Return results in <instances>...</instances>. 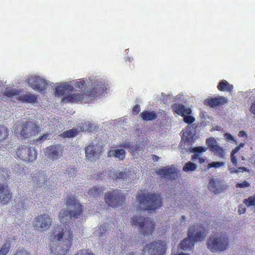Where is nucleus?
<instances>
[{
    "label": "nucleus",
    "instance_id": "39",
    "mask_svg": "<svg viewBox=\"0 0 255 255\" xmlns=\"http://www.w3.org/2000/svg\"><path fill=\"white\" fill-rule=\"evenodd\" d=\"M8 134L7 128L3 125H0V141L5 139Z\"/></svg>",
    "mask_w": 255,
    "mask_h": 255
},
{
    "label": "nucleus",
    "instance_id": "18",
    "mask_svg": "<svg viewBox=\"0 0 255 255\" xmlns=\"http://www.w3.org/2000/svg\"><path fill=\"white\" fill-rule=\"evenodd\" d=\"M70 248L61 242L53 243L50 247L51 255H65Z\"/></svg>",
    "mask_w": 255,
    "mask_h": 255
},
{
    "label": "nucleus",
    "instance_id": "14",
    "mask_svg": "<svg viewBox=\"0 0 255 255\" xmlns=\"http://www.w3.org/2000/svg\"><path fill=\"white\" fill-rule=\"evenodd\" d=\"M188 236L194 242L203 240L205 237L204 230L199 225H194L189 229Z\"/></svg>",
    "mask_w": 255,
    "mask_h": 255
},
{
    "label": "nucleus",
    "instance_id": "13",
    "mask_svg": "<svg viewBox=\"0 0 255 255\" xmlns=\"http://www.w3.org/2000/svg\"><path fill=\"white\" fill-rule=\"evenodd\" d=\"M27 82L31 88L39 92L44 90L48 84L46 80L37 76H31L28 78Z\"/></svg>",
    "mask_w": 255,
    "mask_h": 255
},
{
    "label": "nucleus",
    "instance_id": "38",
    "mask_svg": "<svg viewBox=\"0 0 255 255\" xmlns=\"http://www.w3.org/2000/svg\"><path fill=\"white\" fill-rule=\"evenodd\" d=\"M79 132H80V130L79 128H75L70 129L67 131L63 132V135L65 137H73L76 136Z\"/></svg>",
    "mask_w": 255,
    "mask_h": 255
},
{
    "label": "nucleus",
    "instance_id": "28",
    "mask_svg": "<svg viewBox=\"0 0 255 255\" xmlns=\"http://www.w3.org/2000/svg\"><path fill=\"white\" fill-rule=\"evenodd\" d=\"M18 100L21 102L34 104L36 102V96L31 94H21L17 97Z\"/></svg>",
    "mask_w": 255,
    "mask_h": 255
},
{
    "label": "nucleus",
    "instance_id": "61",
    "mask_svg": "<svg viewBox=\"0 0 255 255\" xmlns=\"http://www.w3.org/2000/svg\"><path fill=\"white\" fill-rule=\"evenodd\" d=\"M144 254H140L139 253H132V252H130V253H128L127 254V255H143Z\"/></svg>",
    "mask_w": 255,
    "mask_h": 255
},
{
    "label": "nucleus",
    "instance_id": "59",
    "mask_svg": "<svg viewBox=\"0 0 255 255\" xmlns=\"http://www.w3.org/2000/svg\"><path fill=\"white\" fill-rule=\"evenodd\" d=\"M240 147H236L231 152V154H235L240 150Z\"/></svg>",
    "mask_w": 255,
    "mask_h": 255
},
{
    "label": "nucleus",
    "instance_id": "50",
    "mask_svg": "<svg viewBox=\"0 0 255 255\" xmlns=\"http://www.w3.org/2000/svg\"><path fill=\"white\" fill-rule=\"evenodd\" d=\"M250 186V183L246 181H244L242 183H238L237 184L236 187H240V188H246Z\"/></svg>",
    "mask_w": 255,
    "mask_h": 255
},
{
    "label": "nucleus",
    "instance_id": "2",
    "mask_svg": "<svg viewBox=\"0 0 255 255\" xmlns=\"http://www.w3.org/2000/svg\"><path fill=\"white\" fill-rule=\"evenodd\" d=\"M66 204L69 210H62L59 213V218L60 222L66 227L71 226L76 219L81 215L82 208L80 204L73 196L68 197Z\"/></svg>",
    "mask_w": 255,
    "mask_h": 255
},
{
    "label": "nucleus",
    "instance_id": "30",
    "mask_svg": "<svg viewBox=\"0 0 255 255\" xmlns=\"http://www.w3.org/2000/svg\"><path fill=\"white\" fill-rule=\"evenodd\" d=\"M194 242L188 237L183 240L179 245L178 247L184 251L191 250L194 246Z\"/></svg>",
    "mask_w": 255,
    "mask_h": 255
},
{
    "label": "nucleus",
    "instance_id": "34",
    "mask_svg": "<svg viewBox=\"0 0 255 255\" xmlns=\"http://www.w3.org/2000/svg\"><path fill=\"white\" fill-rule=\"evenodd\" d=\"M140 115L142 119L145 121H151L156 118V114L154 112L144 111Z\"/></svg>",
    "mask_w": 255,
    "mask_h": 255
},
{
    "label": "nucleus",
    "instance_id": "29",
    "mask_svg": "<svg viewBox=\"0 0 255 255\" xmlns=\"http://www.w3.org/2000/svg\"><path fill=\"white\" fill-rule=\"evenodd\" d=\"M207 148L203 146H198L192 148L191 149V152L194 153L192 156V160L194 161L195 159H199L202 156V152L207 150Z\"/></svg>",
    "mask_w": 255,
    "mask_h": 255
},
{
    "label": "nucleus",
    "instance_id": "47",
    "mask_svg": "<svg viewBox=\"0 0 255 255\" xmlns=\"http://www.w3.org/2000/svg\"><path fill=\"white\" fill-rule=\"evenodd\" d=\"M107 230V227H103L99 230H97L95 233L97 236H104V234H106V231Z\"/></svg>",
    "mask_w": 255,
    "mask_h": 255
},
{
    "label": "nucleus",
    "instance_id": "24",
    "mask_svg": "<svg viewBox=\"0 0 255 255\" xmlns=\"http://www.w3.org/2000/svg\"><path fill=\"white\" fill-rule=\"evenodd\" d=\"M73 89V86L67 83L61 84L56 88L55 95L57 96H61L65 94H68L69 92L72 91Z\"/></svg>",
    "mask_w": 255,
    "mask_h": 255
},
{
    "label": "nucleus",
    "instance_id": "62",
    "mask_svg": "<svg viewBox=\"0 0 255 255\" xmlns=\"http://www.w3.org/2000/svg\"><path fill=\"white\" fill-rule=\"evenodd\" d=\"M246 135V132L244 131H243V130L240 131L239 132V134H238V135L239 136H241V137L244 136H245Z\"/></svg>",
    "mask_w": 255,
    "mask_h": 255
},
{
    "label": "nucleus",
    "instance_id": "4",
    "mask_svg": "<svg viewBox=\"0 0 255 255\" xmlns=\"http://www.w3.org/2000/svg\"><path fill=\"white\" fill-rule=\"evenodd\" d=\"M14 132L20 138H27L39 131L38 127L31 121H22L14 125Z\"/></svg>",
    "mask_w": 255,
    "mask_h": 255
},
{
    "label": "nucleus",
    "instance_id": "35",
    "mask_svg": "<svg viewBox=\"0 0 255 255\" xmlns=\"http://www.w3.org/2000/svg\"><path fill=\"white\" fill-rule=\"evenodd\" d=\"M4 94L8 97L13 98L14 97L17 100L18 96L20 95V94H18V92L16 89H10L7 88L4 90Z\"/></svg>",
    "mask_w": 255,
    "mask_h": 255
},
{
    "label": "nucleus",
    "instance_id": "5",
    "mask_svg": "<svg viewBox=\"0 0 255 255\" xmlns=\"http://www.w3.org/2000/svg\"><path fill=\"white\" fill-rule=\"evenodd\" d=\"M72 228H65L55 227L52 232L50 233V240L54 239L59 241L71 248L73 240L74 234Z\"/></svg>",
    "mask_w": 255,
    "mask_h": 255
},
{
    "label": "nucleus",
    "instance_id": "64",
    "mask_svg": "<svg viewBox=\"0 0 255 255\" xmlns=\"http://www.w3.org/2000/svg\"><path fill=\"white\" fill-rule=\"evenodd\" d=\"M244 146V143H241L238 147H240V149Z\"/></svg>",
    "mask_w": 255,
    "mask_h": 255
},
{
    "label": "nucleus",
    "instance_id": "26",
    "mask_svg": "<svg viewBox=\"0 0 255 255\" xmlns=\"http://www.w3.org/2000/svg\"><path fill=\"white\" fill-rule=\"evenodd\" d=\"M173 110L178 115H181L182 117L185 115H189L191 111L190 108H186L184 106L175 104L172 106Z\"/></svg>",
    "mask_w": 255,
    "mask_h": 255
},
{
    "label": "nucleus",
    "instance_id": "48",
    "mask_svg": "<svg viewBox=\"0 0 255 255\" xmlns=\"http://www.w3.org/2000/svg\"><path fill=\"white\" fill-rule=\"evenodd\" d=\"M184 121L188 124H191L195 121V118L189 115H185L183 116Z\"/></svg>",
    "mask_w": 255,
    "mask_h": 255
},
{
    "label": "nucleus",
    "instance_id": "31",
    "mask_svg": "<svg viewBox=\"0 0 255 255\" xmlns=\"http://www.w3.org/2000/svg\"><path fill=\"white\" fill-rule=\"evenodd\" d=\"M96 127V126L94 124L87 122L80 125L79 129L80 130V132L81 131L91 132L95 130Z\"/></svg>",
    "mask_w": 255,
    "mask_h": 255
},
{
    "label": "nucleus",
    "instance_id": "21",
    "mask_svg": "<svg viewBox=\"0 0 255 255\" xmlns=\"http://www.w3.org/2000/svg\"><path fill=\"white\" fill-rule=\"evenodd\" d=\"M157 174L166 178L175 179L178 175V172L175 168L172 166L170 167L166 166L159 169L157 172Z\"/></svg>",
    "mask_w": 255,
    "mask_h": 255
},
{
    "label": "nucleus",
    "instance_id": "36",
    "mask_svg": "<svg viewBox=\"0 0 255 255\" xmlns=\"http://www.w3.org/2000/svg\"><path fill=\"white\" fill-rule=\"evenodd\" d=\"M214 154L221 158H224L225 155V152L223 148L218 144L211 150Z\"/></svg>",
    "mask_w": 255,
    "mask_h": 255
},
{
    "label": "nucleus",
    "instance_id": "19",
    "mask_svg": "<svg viewBox=\"0 0 255 255\" xmlns=\"http://www.w3.org/2000/svg\"><path fill=\"white\" fill-rule=\"evenodd\" d=\"M225 184L223 181L218 179H211L208 184V189L215 194L221 193L225 189Z\"/></svg>",
    "mask_w": 255,
    "mask_h": 255
},
{
    "label": "nucleus",
    "instance_id": "54",
    "mask_svg": "<svg viewBox=\"0 0 255 255\" xmlns=\"http://www.w3.org/2000/svg\"><path fill=\"white\" fill-rule=\"evenodd\" d=\"M0 173L2 175L1 178H4L5 179L8 176V172L7 170H0Z\"/></svg>",
    "mask_w": 255,
    "mask_h": 255
},
{
    "label": "nucleus",
    "instance_id": "8",
    "mask_svg": "<svg viewBox=\"0 0 255 255\" xmlns=\"http://www.w3.org/2000/svg\"><path fill=\"white\" fill-rule=\"evenodd\" d=\"M166 243L162 241L148 244L143 249V254L147 255H164L167 250Z\"/></svg>",
    "mask_w": 255,
    "mask_h": 255
},
{
    "label": "nucleus",
    "instance_id": "6",
    "mask_svg": "<svg viewBox=\"0 0 255 255\" xmlns=\"http://www.w3.org/2000/svg\"><path fill=\"white\" fill-rule=\"evenodd\" d=\"M137 200L140 203L141 208L146 210H154L161 205L160 197L155 194L139 196L137 197Z\"/></svg>",
    "mask_w": 255,
    "mask_h": 255
},
{
    "label": "nucleus",
    "instance_id": "60",
    "mask_svg": "<svg viewBox=\"0 0 255 255\" xmlns=\"http://www.w3.org/2000/svg\"><path fill=\"white\" fill-rule=\"evenodd\" d=\"M14 255H30V254L27 253L26 252L24 251V252H22V253H21L20 254L17 253Z\"/></svg>",
    "mask_w": 255,
    "mask_h": 255
},
{
    "label": "nucleus",
    "instance_id": "44",
    "mask_svg": "<svg viewBox=\"0 0 255 255\" xmlns=\"http://www.w3.org/2000/svg\"><path fill=\"white\" fill-rule=\"evenodd\" d=\"M225 165L224 162H212L208 164V168L211 167L219 168Z\"/></svg>",
    "mask_w": 255,
    "mask_h": 255
},
{
    "label": "nucleus",
    "instance_id": "51",
    "mask_svg": "<svg viewBox=\"0 0 255 255\" xmlns=\"http://www.w3.org/2000/svg\"><path fill=\"white\" fill-rule=\"evenodd\" d=\"M247 169L244 167H239L237 169H234L233 168H230V171L231 173H238L239 172H241L242 171H247Z\"/></svg>",
    "mask_w": 255,
    "mask_h": 255
},
{
    "label": "nucleus",
    "instance_id": "37",
    "mask_svg": "<svg viewBox=\"0 0 255 255\" xmlns=\"http://www.w3.org/2000/svg\"><path fill=\"white\" fill-rule=\"evenodd\" d=\"M197 165L192 162H188L185 163L183 167V170L185 172L193 171L197 168Z\"/></svg>",
    "mask_w": 255,
    "mask_h": 255
},
{
    "label": "nucleus",
    "instance_id": "46",
    "mask_svg": "<svg viewBox=\"0 0 255 255\" xmlns=\"http://www.w3.org/2000/svg\"><path fill=\"white\" fill-rule=\"evenodd\" d=\"M9 251V245L4 244L0 250V255H6Z\"/></svg>",
    "mask_w": 255,
    "mask_h": 255
},
{
    "label": "nucleus",
    "instance_id": "55",
    "mask_svg": "<svg viewBox=\"0 0 255 255\" xmlns=\"http://www.w3.org/2000/svg\"><path fill=\"white\" fill-rule=\"evenodd\" d=\"M26 206H24V204L22 203V202H21L20 204H18L17 208H16V209L18 211H21L22 210H24L25 209Z\"/></svg>",
    "mask_w": 255,
    "mask_h": 255
},
{
    "label": "nucleus",
    "instance_id": "40",
    "mask_svg": "<svg viewBox=\"0 0 255 255\" xmlns=\"http://www.w3.org/2000/svg\"><path fill=\"white\" fill-rule=\"evenodd\" d=\"M244 203L248 207L255 206V195L249 197L247 199H245L244 201Z\"/></svg>",
    "mask_w": 255,
    "mask_h": 255
},
{
    "label": "nucleus",
    "instance_id": "25",
    "mask_svg": "<svg viewBox=\"0 0 255 255\" xmlns=\"http://www.w3.org/2000/svg\"><path fill=\"white\" fill-rule=\"evenodd\" d=\"M83 91V94L81 95L80 94H75V93H68V95L65 96L63 98V101L64 102H71V103H75L79 101L81 99H83V101L87 103L88 101H86L83 98L84 96V89L81 90Z\"/></svg>",
    "mask_w": 255,
    "mask_h": 255
},
{
    "label": "nucleus",
    "instance_id": "9",
    "mask_svg": "<svg viewBox=\"0 0 255 255\" xmlns=\"http://www.w3.org/2000/svg\"><path fill=\"white\" fill-rule=\"evenodd\" d=\"M16 155L25 162H32L36 158L37 152L33 147L21 145L17 148Z\"/></svg>",
    "mask_w": 255,
    "mask_h": 255
},
{
    "label": "nucleus",
    "instance_id": "11",
    "mask_svg": "<svg viewBox=\"0 0 255 255\" xmlns=\"http://www.w3.org/2000/svg\"><path fill=\"white\" fill-rule=\"evenodd\" d=\"M52 223V220L48 214L40 215L35 217L33 221V226L36 230L43 231L49 228Z\"/></svg>",
    "mask_w": 255,
    "mask_h": 255
},
{
    "label": "nucleus",
    "instance_id": "49",
    "mask_svg": "<svg viewBox=\"0 0 255 255\" xmlns=\"http://www.w3.org/2000/svg\"><path fill=\"white\" fill-rule=\"evenodd\" d=\"M123 146L126 148H128L129 151H130L131 152H134L136 150L135 147H133V144H131L130 143H124Z\"/></svg>",
    "mask_w": 255,
    "mask_h": 255
},
{
    "label": "nucleus",
    "instance_id": "45",
    "mask_svg": "<svg viewBox=\"0 0 255 255\" xmlns=\"http://www.w3.org/2000/svg\"><path fill=\"white\" fill-rule=\"evenodd\" d=\"M52 138V134L51 133H46L44 134L43 135L40 136L37 139V141H39L40 142L44 141L46 139H50Z\"/></svg>",
    "mask_w": 255,
    "mask_h": 255
},
{
    "label": "nucleus",
    "instance_id": "23",
    "mask_svg": "<svg viewBox=\"0 0 255 255\" xmlns=\"http://www.w3.org/2000/svg\"><path fill=\"white\" fill-rule=\"evenodd\" d=\"M195 139V131L194 125H189L183 131L182 139L187 141Z\"/></svg>",
    "mask_w": 255,
    "mask_h": 255
},
{
    "label": "nucleus",
    "instance_id": "33",
    "mask_svg": "<svg viewBox=\"0 0 255 255\" xmlns=\"http://www.w3.org/2000/svg\"><path fill=\"white\" fill-rule=\"evenodd\" d=\"M103 191L102 188L94 186L88 190V194L91 196L96 197L100 196L102 194Z\"/></svg>",
    "mask_w": 255,
    "mask_h": 255
},
{
    "label": "nucleus",
    "instance_id": "1",
    "mask_svg": "<svg viewBox=\"0 0 255 255\" xmlns=\"http://www.w3.org/2000/svg\"><path fill=\"white\" fill-rule=\"evenodd\" d=\"M74 85L75 88L84 89L83 98L86 101L100 96L106 90L105 81L94 77H90L88 80L87 78L80 79L75 83Z\"/></svg>",
    "mask_w": 255,
    "mask_h": 255
},
{
    "label": "nucleus",
    "instance_id": "15",
    "mask_svg": "<svg viewBox=\"0 0 255 255\" xmlns=\"http://www.w3.org/2000/svg\"><path fill=\"white\" fill-rule=\"evenodd\" d=\"M63 147L60 145L50 146L46 148L45 156L50 160H55L62 156Z\"/></svg>",
    "mask_w": 255,
    "mask_h": 255
},
{
    "label": "nucleus",
    "instance_id": "16",
    "mask_svg": "<svg viewBox=\"0 0 255 255\" xmlns=\"http://www.w3.org/2000/svg\"><path fill=\"white\" fill-rule=\"evenodd\" d=\"M47 176L42 173H35L32 177L34 187L36 190L38 188H45L47 186Z\"/></svg>",
    "mask_w": 255,
    "mask_h": 255
},
{
    "label": "nucleus",
    "instance_id": "10",
    "mask_svg": "<svg viewBox=\"0 0 255 255\" xmlns=\"http://www.w3.org/2000/svg\"><path fill=\"white\" fill-rule=\"evenodd\" d=\"M105 200L106 203L109 206L116 207L123 204L124 201V197L120 190H116L106 194Z\"/></svg>",
    "mask_w": 255,
    "mask_h": 255
},
{
    "label": "nucleus",
    "instance_id": "52",
    "mask_svg": "<svg viewBox=\"0 0 255 255\" xmlns=\"http://www.w3.org/2000/svg\"><path fill=\"white\" fill-rule=\"evenodd\" d=\"M76 172V170H75V169L73 168H68L66 170V174H68V175H69L70 177H73V176L75 174Z\"/></svg>",
    "mask_w": 255,
    "mask_h": 255
},
{
    "label": "nucleus",
    "instance_id": "3",
    "mask_svg": "<svg viewBox=\"0 0 255 255\" xmlns=\"http://www.w3.org/2000/svg\"><path fill=\"white\" fill-rule=\"evenodd\" d=\"M207 249L212 253L222 252L228 249L229 238L224 233H217L210 236L207 241Z\"/></svg>",
    "mask_w": 255,
    "mask_h": 255
},
{
    "label": "nucleus",
    "instance_id": "53",
    "mask_svg": "<svg viewBox=\"0 0 255 255\" xmlns=\"http://www.w3.org/2000/svg\"><path fill=\"white\" fill-rule=\"evenodd\" d=\"M224 137L229 141H235L234 137L230 133H226L224 134Z\"/></svg>",
    "mask_w": 255,
    "mask_h": 255
},
{
    "label": "nucleus",
    "instance_id": "27",
    "mask_svg": "<svg viewBox=\"0 0 255 255\" xmlns=\"http://www.w3.org/2000/svg\"><path fill=\"white\" fill-rule=\"evenodd\" d=\"M126 155V151L123 149H112L108 152V157H114L119 160L124 159Z\"/></svg>",
    "mask_w": 255,
    "mask_h": 255
},
{
    "label": "nucleus",
    "instance_id": "42",
    "mask_svg": "<svg viewBox=\"0 0 255 255\" xmlns=\"http://www.w3.org/2000/svg\"><path fill=\"white\" fill-rule=\"evenodd\" d=\"M163 97V101L165 103H170L176 101V98L171 97L170 95H165L164 93H161Z\"/></svg>",
    "mask_w": 255,
    "mask_h": 255
},
{
    "label": "nucleus",
    "instance_id": "20",
    "mask_svg": "<svg viewBox=\"0 0 255 255\" xmlns=\"http://www.w3.org/2000/svg\"><path fill=\"white\" fill-rule=\"evenodd\" d=\"M11 198V193L7 185L0 184V203L5 205L9 202Z\"/></svg>",
    "mask_w": 255,
    "mask_h": 255
},
{
    "label": "nucleus",
    "instance_id": "7",
    "mask_svg": "<svg viewBox=\"0 0 255 255\" xmlns=\"http://www.w3.org/2000/svg\"><path fill=\"white\" fill-rule=\"evenodd\" d=\"M131 223L132 225L137 226L138 230L144 235L151 234L154 227L151 219L141 216L132 218Z\"/></svg>",
    "mask_w": 255,
    "mask_h": 255
},
{
    "label": "nucleus",
    "instance_id": "12",
    "mask_svg": "<svg viewBox=\"0 0 255 255\" xmlns=\"http://www.w3.org/2000/svg\"><path fill=\"white\" fill-rule=\"evenodd\" d=\"M102 151V145L100 143L92 142L85 148V154L91 160H96L100 157Z\"/></svg>",
    "mask_w": 255,
    "mask_h": 255
},
{
    "label": "nucleus",
    "instance_id": "43",
    "mask_svg": "<svg viewBox=\"0 0 255 255\" xmlns=\"http://www.w3.org/2000/svg\"><path fill=\"white\" fill-rule=\"evenodd\" d=\"M74 255H95L91 250L83 249L78 251Z\"/></svg>",
    "mask_w": 255,
    "mask_h": 255
},
{
    "label": "nucleus",
    "instance_id": "22",
    "mask_svg": "<svg viewBox=\"0 0 255 255\" xmlns=\"http://www.w3.org/2000/svg\"><path fill=\"white\" fill-rule=\"evenodd\" d=\"M227 102V99L225 97L219 96L217 98L207 99L204 100V103L212 107H216L219 106L223 105Z\"/></svg>",
    "mask_w": 255,
    "mask_h": 255
},
{
    "label": "nucleus",
    "instance_id": "41",
    "mask_svg": "<svg viewBox=\"0 0 255 255\" xmlns=\"http://www.w3.org/2000/svg\"><path fill=\"white\" fill-rule=\"evenodd\" d=\"M206 143L208 147H210L211 150L218 145V143L214 138H209L207 139Z\"/></svg>",
    "mask_w": 255,
    "mask_h": 255
},
{
    "label": "nucleus",
    "instance_id": "58",
    "mask_svg": "<svg viewBox=\"0 0 255 255\" xmlns=\"http://www.w3.org/2000/svg\"><path fill=\"white\" fill-rule=\"evenodd\" d=\"M140 110V107L139 105H135L133 108V112H135L136 114L138 113Z\"/></svg>",
    "mask_w": 255,
    "mask_h": 255
},
{
    "label": "nucleus",
    "instance_id": "17",
    "mask_svg": "<svg viewBox=\"0 0 255 255\" xmlns=\"http://www.w3.org/2000/svg\"><path fill=\"white\" fill-rule=\"evenodd\" d=\"M109 175L111 178L116 179L117 181L130 180L133 178V177H131V174L129 170L120 171V170L113 169L110 171Z\"/></svg>",
    "mask_w": 255,
    "mask_h": 255
},
{
    "label": "nucleus",
    "instance_id": "57",
    "mask_svg": "<svg viewBox=\"0 0 255 255\" xmlns=\"http://www.w3.org/2000/svg\"><path fill=\"white\" fill-rule=\"evenodd\" d=\"M231 161L232 162L235 164V165H237V160L236 158V157L235 156V155L233 154H231Z\"/></svg>",
    "mask_w": 255,
    "mask_h": 255
},
{
    "label": "nucleus",
    "instance_id": "56",
    "mask_svg": "<svg viewBox=\"0 0 255 255\" xmlns=\"http://www.w3.org/2000/svg\"><path fill=\"white\" fill-rule=\"evenodd\" d=\"M246 212V208L243 205H240L238 209L239 214H242Z\"/></svg>",
    "mask_w": 255,
    "mask_h": 255
},
{
    "label": "nucleus",
    "instance_id": "63",
    "mask_svg": "<svg viewBox=\"0 0 255 255\" xmlns=\"http://www.w3.org/2000/svg\"><path fill=\"white\" fill-rule=\"evenodd\" d=\"M199 161L200 163H202L205 162V159L203 158H201V157L199 159Z\"/></svg>",
    "mask_w": 255,
    "mask_h": 255
},
{
    "label": "nucleus",
    "instance_id": "32",
    "mask_svg": "<svg viewBox=\"0 0 255 255\" xmlns=\"http://www.w3.org/2000/svg\"><path fill=\"white\" fill-rule=\"evenodd\" d=\"M217 88L220 91L231 92L233 89V86L230 84L226 81L223 80L219 83Z\"/></svg>",
    "mask_w": 255,
    "mask_h": 255
}]
</instances>
